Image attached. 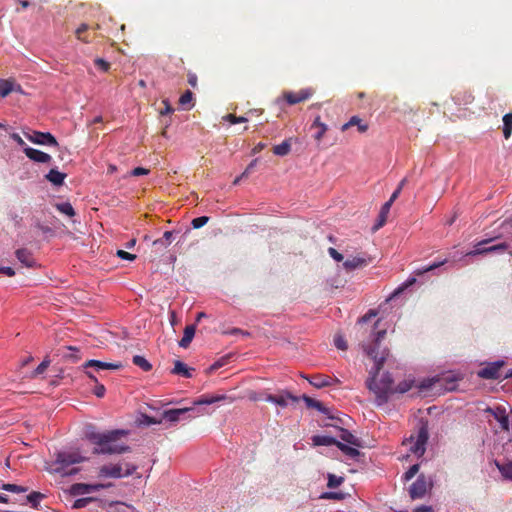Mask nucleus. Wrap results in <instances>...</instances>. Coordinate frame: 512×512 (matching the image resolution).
<instances>
[{
    "instance_id": "obj_1",
    "label": "nucleus",
    "mask_w": 512,
    "mask_h": 512,
    "mask_svg": "<svg viewBox=\"0 0 512 512\" xmlns=\"http://www.w3.org/2000/svg\"><path fill=\"white\" fill-rule=\"evenodd\" d=\"M385 335L386 330L377 331L373 343L364 346L367 355L374 360V367L370 371L371 377L367 380V387L376 395L379 404L385 403L388 399V395L394 393L393 379L389 373H384L381 378L378 379L379 372L389 354L387 349L379 350L380 341Z\"/></svg>"
},
{
    "instance_id": "obj_2",
    "label": "nucleus",
    "mask_w": 512,
    "mask_h": 512,
    "mask_svg": "<svg viewBox=\"0 0 512 512\" xmlns=\"http://www.w3.org/2000/svg\"><path fill=\"white\" fill-rule=\"evenodd\" d=\"M128 433L125 430H110L106 432H97L93 428L87 429L86 438L94 444V454H123L130 452V446L121 442V437Z\"/></svg>"
},
{
    "instance_id": "obj_3",
    "label": "nucleus",
    "mask_w": 512,
    "mask_h": 512,
    "mask_svg": "<svg viewBox=\"0 0 512 512\" xmlns=\"http://www.w3.org/2000/svg\"><path fill=\"white\" fill-rule=\"evenodd\" d=\"M429 438V430L427 422L420 421L418 430L416 433L410 435L409 438H406L403 441V445L408 447V450L418 456L421 457L424 455L426 451V444Z\"/></svg>"
},
{
    "instance_id": "obj_4",
    "label": "nucleus",
    "mask_w": 512,
    "mask_h": 512,
    "mask_svg": "<svg viewBox=\"0 0 512 512\" xmlns=\"http://www.w3.org/2000/svg\"><path fill=\"white\" fill-rule=\"evenodd\" d=\"M137 469V465L129 462L110 463L99 468L98 476L100 478L119 479L133 475Z\"/></svg>"
},
{
    "instance_id": "obj_5",
    "label": "nucleus",
    "mask_w": 512,
    "mask_h": 512,
    "mask_svg": "<svg viewBox=\"0 0 512 512\" xmlns=\"http://www.w3.org/2000/svg\"><path fill=\"white\" fill-rule=\"evenodd\" d=\"M85 460V457L81 456L79 452H60L56 458V464L58 467L56 470L58 472L63 471L65 475H72L78 472V469H71L66 471L65 469L72 464L81 463Z\"/></svg>"
},
{
    "instance_id": "obj_6",
    "label": "nucleus",
    "mask_w": 512,
    "mask_h": 512,
    "mask_svg": "<svg viewBox=\"0 0 512 512\" xmlns=\"http://www.w3.org/2000/svg\"><path fill=\"white\" fill-rule=\"evenodd\" d=\"M433 488V480L431 477L420 474L416 481L409 487V496L412 500L422 499L427 492Z\"/></svg>"
},
{
    "instance_id": "obj_7",
    "label": "nucleus",
    "mask_w": 512,
    "mask_h": 512,
    "mask_svg": "<svg viewBox=\"0 0 512 512\" xmlns=\"http://www.w3.org/2000/svg\"><path fill=\"white\" fill-rule=\"evenodd\" d=\"M459 380V377H456L452 374H445L440 377H435L431 379L424 380L420 388L421 389H432L436 386L444 387L446 391H453L456 389V382Z\"/></svg>"
},
{
    "instance_id": "obj_8",
    "label": "nucleus",
    "mask_w": 512,
    "mask_h": 512,
    "mask_svg": "<svg viewBox=\"0 0 512 512\" xmlns=\"http://www.w3.org/2000/svg\"><path fill=\"white\" fill-rule=\"evenodd\" d=\"M496 238L497 237H495V239ZM493 240H494V238H489V239H485V240L478 242L475 249L468 252L467 256L483 255V254H489V253H493V252L502 253V252H505L509 248V244L506 242H502V243L492 245L489 247H482L483 245L488 244V243L492 242Z\"/></svg>"
},
{
    "instance_id": "obj_9",
    "label": "nucleus",
    "mask_w": 512,
    "mask_h": 512,
    "mask_svg": "<svg viewBox=\"0 0 512 512\" xmlns=\"http://www.w3.org/2000/svg\"><path fill=\"white\" fill-rule=\"evenodd\" d=\"M314 94L313 88H304L297 92L285 91L283 98L289 105H295L310 99Z\"/></svg>"
},
{
    "instance_id": "obj_10",
    "label": "nucleus",
    "mask_w": 512,
    "mask_h": 512,
    "mask_svg": "<svg viewBox=\"0 0 512 512\" xmlns=\"http://www.w3.org/2000/svg\"><path fill=\"white\" fill-rule=\"evenodd\" d=\"M26 136L31 142L35 144L48 145L53 147L59 146L56 138L49 132L33 131L31 134Z\"/></svg>"
},
{
    "instance_id": "obj_11",
    "label": "nucleus",
    "mask_w": 512,
    "mask_h": 512,
    "mask_svg": "<svg viewBox=\"0 0 512 512\" xmlns=\"http://www.w3.org/2000/svg\"><path fill=\"white\" fill-rule=\"evenodd\" d=\"M503 365V361L490 363L478 372V376L483 379H498L501 377L500 369Z\"/></svg>"
},
{
    "instance_id": "obj_12",
    "label": "nucleus",
    "mask_w": 512,
    "mask_h": 512,
    "mask_svg": "<svg viewBox=\"0 0 512 512\" xmlns=\"http://www.w3.org/2000/svg\"><path fill=\"white\" fill-rule=\"evenodd\" d=\"M488 413H491L494 419L499 423L500 428L503 431H509L510 429V419L504 407H496L494 409L488 408Z\"/></svg>"
},
{
    "instance_id": "obj_13",
    "label": "nucleus",
    "mask_w": 512,
    "mask_h": 512,
    "mask_svg": "<svg viewBox=\"0 0 512 512\" xmlns=\"http://www.w3.org/2000/svg\"><path fill=\"white\" fill-rule=\"evenodd\" d=\"M111 486V484H85V483H76L71 487V493L73 495H81L86 493H91L95 491H99L101 489L107 488Z\"/></svg>"
},
{
    "instance_id": "obj_14",
    "label": "nucleus",
    "mask_w": 512,
    "mask_h": 512,
    "mask_svg": "<svg viewBox=\"0 0 512 512\" xmlns=\"http://www.w3.org/2000/svg\"><path fill=\"white\" fill-rule=\"evenodd\" d=\"M370 262H371L370 257L356 256V257H353L351 259H347L346 261H344L343 267L345 268L346 271L349 272V271H353L358 268H363V267L367 266Z\"/></svg>"
},
{
    "instance_id": "obj_15",
    "label": "nucleus",
    "mask_w": 512,
    "mask_h": 512,
    "mask_svg": "<svg viewBox=\"0 0 512 512\" xmlns=\"http://www.w3.org/2000/svg\"><path fill=\"white\" fill-rule=\"evenodd\" d=\"M288 400H291L292 402H298L299 398L292 395L289 392H284L279 395H272L269 394L266 397V401L274 403L276 405H279L281 407H286L288 405Z\"/></svg>"
},
{
    "instance_id": "obj_16",
    "label": "nucleus",
    "mask_w": 512,
    "mask_h": 512,
    "mask_svg": "<svg viewBox=\"0 0 512 512\" xmlns=\"http://www.w3.org/2000/svg\"><path fill=\"white\" fill-rule=\"evenodd\" d=\"M24 153L29 159L38 163H49L52 159L49 154L31 147H26Z\"/></svg>"
},
{
    "instance_id": "obj_17",
    "label": "nucleus",
    "mask_w": 512,
    "mask_h": 512,
    "mask_svg": "<svg viewBox=\"0 0 512 512\" xmlns=\"http://www.w3.org/2000/svg\"><path fill=\"white\" fill-rule=\"evenodd\" d=\"M121 366H122L121 364L102 362V361L94 360V359L88 360L84 364L85 368L92 367V368H95V370L97 372H99L101 370H106V369L116 370V369L121 368Z\"/></svg>"
},
{
    "instance_id": "obj_18",
    "label": "nucleus",
    "mask_w": 512,
    "mask_h": 512,
    "mask_svg": "<svg viewBox=\"0 0 512 512\" xmlns=\"http://www.w3.org/2000/svg\"><path fill=\"white\" fill-rule=\"evenodd\" d=\"M338 382V379H333L330 376L317 374L309 379V382L315 388H323L332 385L333 382Z\"/></svg>"
},
{
    "instance_id": "obj_19",
    "label": "nucleus",
    "mask_w": 512,
    "mask_h": 512,
    "mask_svg": "<svg viewBox=\"0 0 512 512\" xmlns=\"http://www.w3.org/2000/svg\"><path fill=\"white\" fill-rule=\"evenodd\" d=\"M193 411V408H180V409H170L163 412V418L170 422H177L181 419V416L187 414L188 412Z\"/></svg>"
},
{
    "instance_id": "obj_20",
    "label": "nucleus",
    "mask_w": 512,
    "mask_h": 512,
    "mask_svg": "<svg viewBox=\"0 0 512 512\" xmlns=\"http://www.w3.org/2000/svg\"><path fill=\"white\" fill-rule=\"evenodd\" d=\"M16 258L26 267H33L35 265V259L32 253L26 249L21 248L15 252Z\"/></svg>"
},
{
    "instance_id": "obj_21",
    "label": "nucleus",
    "mask_w": 512,
    "mask_h": 512,
    "mask_svg": "<svg viewBox=\"0 0 512 512\" xmlns=\"http://www.w3.org/2000/svg\"><path fill=\"white\" fill-rule=\"evenodd\" d=\"M352 126H357L360 133H364L368 130V124L364 123L358 116H352L347 123L342 125L341 130L346 131Z\"/></svg>"
},
{
    "instance_id": "obj_22",
    "label": "nucleus",
    "mask_w": 512,
    "mask_h": 512,
    "mask_svg": "<svg viewBox=\"0 0 512 512\" xmlns=\"http://www.w3.org/2000/svg\"><path fill=\"white\" fill-rule=\"evenodd\" d=\"M195 331H196L195 324L187 325L184 329L183 337L179 341V346L182 348H187L193 340Z\"/></svg>"
},
{
    "instance_id": "obj_23",
    "label": "nucleus",
    "mask_w": 512,
    "mask_h": 512,
    "mask_svg": "<svg viewBox=\"0 0 512 512\" xmlns=\"http://www.w3.org/2000/svg\"><path fill=\"white\" fill-rule=\"evenodd\" d=\"M192 371H194V369L187 367V365L185 363H183L182 361L176 360L174 362V368L172 370L173 374L181 375L185 378H191Z\"/></svg>"
},
{
    "instance_id": "obj_24",
    "label": "nucleus",
    "mask_w": 512,
    "mask_h": 512,
    "mask_svg": "<svg viewBox=\"0 0 512 512\" xmlns=\"http://www.w3.org/2000/svg\"><path fill=\"white\" fill-rule=\"evenodd\" d=\"M311 129L317 130L314 134V138L316 141L320 142L328 130V127L325 123L321 122L320 116H317L311 125Z\"/></svg>"
},
{
    "instance_id": "obj_25",
    "label": "nucleus",
    "mask_w": 512,
    "mask_h": 512,
    "mask_svg": "<svg viewBox=\"0 0 512 512\" xmlns=\"http://www.w3.org/2000/svg\"><path fill=\"white\" fill-rule=\"evenodd\" d=\"M312 442L315 446H337L338 440L331 436L326 435H314Z\"/></svg>"
},
{
    "instance_id": "obj_26",
    "label": "nucleus",
    "mask_w": 512,
    "mask_h": 512,
    "mask_svg": "<svg viewBox=\"0 0 512 512\" xmlns=\"http://www.w3.org/2000/svg\"><path fill=\"white\" fill-rule=\"evenodd\" d=\"M302 399L304 400L305 404L307 405V407L309 408H315L317 409L319 412L325 414V415H329V409L326 408L320 401L318 400H315L307 395H303L302 396Z\"/></svg>"
},
{
    "instance_id": "obj_27",
    "label": "nucleus",
    "mask_w": 512,
    "mask_h": 512,
    "mask_svg": "<svg viewBox=\"0 0 512 512\" xmlns=\"http://www.w3.org/2000/svg\"><path fill=\"white\" fill-rule=\"evenodd\" d=\"M45 177L53 185L60 186L63 184L66 174L59 172L56 169H51Z\"/></svg>"
},
{
    "instance_id": "obj_28",
    "label": "nucleus",
    "mask_w": 512,
    "mask_h": 512,
    "mask_svg": "<svg viewBox=\"0 0 512 512\" xmlns=\"http://www.w3.org/2000/svg\"><path fill=\"white\" fill-rule=\"evenodd\" d=\"M390 208H391V205L390 203H384L381 210H380V213L378 215V219H377V223L374 225V230H378L379 228H381L382 226H384V224L386 223L387 221V217H388V214L390 212Z\"/></svg>"
},
{
    "instance_id": "obj_29",
    "label": "nucleus",
    "mask_w": 512,
    "mask_h": 512,
    "mask_svg": "<svg viewBox=\"0 0 512 512\" xmlns=\"http://www.w3.org/2000/svg\"><path fill=\"white\" fill-rule=\"evenodd\" d=\"M291 150V138L284 140L281 144L273 147V153L277 156H286Z\"/></svg>"
},
{
    "instance_id": "obj_30",
    "label": "nucleus",
    "mask_w": 512,
    "mask_h": 512,
    "mask_svg": "<svg viewBox=\"0 0 512 512\" xmlns=\"http://www.w3.org/2000/svg\"><path fill=\"white\" fill-rule=\"evenodd\" d=\"M173 239V233L171 231H166L163 234L162 238L156 239L153 241V246L159 249H165L167 248Z\"/></svg>"
},
{
    "instance_id": "obj_31",
    "label": "nucleus",
    "mask_w": 512,
    "mask_h": 512,
    "mask_svg": "<svg viewBox=\"0 0 512 512\" xmlns=\"http://www.w3.org/2000/svg\"><path fill=\"white\" fill-rule=\"evenodd\" d=\"M340 438H341V440H343L344 442H346L352 446H355V447L361 446V442H360L359 438H357L355 435H353L350 431H348L346 429H341Z\"/></svg>"
},
{
    "instance_id": "obj_32",
    "label": "nucleus",
    "mask_w": 512,
    "mask_h": 512,
    "mask_svg": "<svg viewBox=\"0 0 512 512\" xmlns=\"http://www.w3.org/2000/svg\"><path fill=\"white\" fill-rule=\"evenodd\" d=\"M226 399V396L224 395H217V396H201L198 400L194 402L196 405H210L219 401H222Z\"/></svg>"
},
{
    "instance_id": "obj_33",
    "label": "nucleus",
    "mask_w": 512,
    "mask_h": 512,
    "mask_svg": "<svg viewBox=\"0 0 512 512\" xmlns=\"http://www.w3.org/2000/svg\"><path fill=\"white\" fill-rule=\"evenodd\" d=\"M15 90V84L12 80L0 79V95L5 97Z\"/></svg>"
},
{
    "instance_id": "obj_34",
    "label": "nucleus",
    "mask_w": 512,
    "mask_h": 512,
    "mask_svg": "<svg viewBox=\"0 0 512 512\" xmlns=\"http://www.w3.org/2000/svg\"><path fill=\"white\" fill-rule=\"evenodd\" d=\"M512 134V112L503 116V135L505 139H509Z\"/></svg>"
},
{
    "instance_id": "obj_35",
    "label": "nucleus",
    "mask_w": 512,
    "mask_h": 512,
    "mask_svg": "<svg viewBox=\"0 0 512 512\" xmlns=\"http://www.w3.org/2000/svg\"><path fill=\"white\" fill-rule=\"evenodd\" d=\"M496 466L501 475L506 479L512 481V461L503 464L496 463Z\"/></svg>"
},
{
    "instance_id": "obj_36",
    "label": "nucleus",
    "mask_w": 512,
    "mask_h": 512,
    "mask_svg": "<svg viewBox=\"0 0 512 512\" xmlns=\"http://www.w3.org/2000/svg\"><path fill=\"white\" fill-rule=\"evenodd\" d=\"M337 447H338V448H339V449H340V450H341L345 455H347V456H348V457H350V458H353V459H354V458H356V457H358V456L360 455L359 450H358V449H356V448H355V446H354V447H351V446H349V445H347V444H344V443H342V442L338 441V443H337Z\"/></svg>"
},
{
    "instance_id": "obj_37",
    "label": "nucleus",
    "mask_w": 512,
    "mask_h": 512,
    "mask_svg": "<svg viewBox=\"0 0 512 512\" xmlns=\"http://www.w3.org/2000/svg\"><path fill=\"white\" fill-rule=\"evenodd\" d=\"M132 362L134 365L138 366L145 372H148L152 369L151 363L143 356L135 355L132 359Z\"/></svg>"
},
{
    "instance_id": "obj_38",
    "label": "nucleus",
    "mask_w": 512,
    "mask_h": 512,
    "mask_svg": "<svg viewBox=\"0 0 512 512\" xmlns=\"http://www.w3.org/2000/svg\"><path fill=\"white\" fill-rule=\"evenodd\" d=\"M56 209L69 217H73L75 215V210L69 202L57 203L55 204Z\"/></svg>"
},
{
    "instance_id": "obj_39",
    "label": "nucleus",
    "mask_w": 512,
    "mask_h": 512,
    "mask_svg": "<svg viewBox=\"0 0 512 512\" xmlns=\"http://www.w3.org/2000/svg\"><path fill=\"white\" fill-rule=\"evenodd\" d=\"M44 497V495L40 492L33 491L26 498L27 501L31 504V506L35 509L39 507L40 500Z\"/></svg>"
},
{
    "instance_id": "obj_40",
    "label": "nucleus",
    "mask_w": 512,
    "mask_h": 512,
    "mask_svg": "<svg viewBox=\"0 0 512 512\" xmlns=\"http://www.w3.org/2000/svg\"><path fill=\"white\" fill-rule=\"evenodd\" d=\"M88 28H89V26L87 24H81L75 31L77 39H79L80 41H83L85 43L91 42V39L87 35H85Z\"/></svg>"
},
{
    "instance_id": "obj_41",
    "label": "nucleus",
    "mask_w": 512,
    "mask_h": 512,
    "mask_svg": "<svg viewBox=\"0 0 512 512\" xmlns=\"http://www.w3.org/2000/svg\"><path fill=\"white\" fill-rule=\"evenodd\" d=\"M1 489L5 490V491L13 492V493H25L28 491L27 487L16 485V484H10V483L3 484L1 486Z\"/></svg>"
},
{
    "instance_id": "obj_42",
    "label": "nucleus",
    "mask_w": 512,
    "mask_h": 512,
    "mask_svg": "<svg viewBox=\"0 0 512 512\" xmlns=\"http://www.w3.org/2000/svg\"><path fill=\"white\" fill-rule=\"evenodd\" d=\"M327 478H328V482H327L328 488H337L344 482L343 477H338L331 473L328 474Z\"/></svg>"
},
{
    "instance_id": "obj_43",
    "label": "nucleus",
    "mask_w": 512,
    "mask_h": 512,
    "mask_svg": "<svg viewBox=\"0 0 512 512\" xmlns=\"http://www.w3.org/2000/svg\"><path fill=\"white\" fill-rule=\"evenodd\" d=\"M49 365H50V360L49 359H44L37 366V368L32 372L31 378H37L39 375L43 374L47 370Z\"/></svg>"
},
{
    "instance_id": "obj_44",
    "label": "nucleus",
    "mask_w": 512,
    "mask_h": 512,
    "mask_svg": "<svg viewBox=\"0 0 512 512\" xmlns=\"http://www.w3.org/2000/svg\"><path fill=\"white\" fill-rule=\"evenodd\" d=\"M345 498L344 493L342 492H324L320 495V499H326V500H337L341 501Z\"/></svg>"
},
{
    "instance_id": "obj_45",
    "label": "nucleus",
    "mask_w": 512,
    "mask_h": 512,
    "mask_svg": "<svg viewBox=\"0 0 512 512\" xmlns=\"http://www.w3.org/2000/svg\"><path fill=\"white\" fill-rule=\"evenodd\" d=\"M445 263H446V259H444L442 261H439V262H435V263H433V264H431V265H429L427 267H424V268H421V269H417L415 271V274L419 275V276L423 275V274H425V273H427L429 271H432V270H434V269L444 265Z\"/></svg>"
},
{
    "instance_id": "obj_46",
    "label": "nucleus",
    "mask_w": 512,
    "mask_h": 512,
    "mask_svg": "<svg viewBox=\"0 0 512 512\" xmlns=\"http://www.w3.org/2000/svg\"><path fill=\"white\" fill-rule=\"evenodd\" d=\"M419 472V464L412 465L403 475L404 481L411 480Z\"/></svg>"
},
{
    "instance_id": "obj_47",
    "label": "nucleus",
    "mask_w": 512,
    "mask_h": 512,
    "mask_svg": "<svg viewBox=\"0 0 512 512\" xmlns=\"http://www.w3.org/2000/svg\"><path fill=\"white\" fill-rule=\"evenodd\" d=\"M223 119L230 122L231 124L244 123L248 121L246 117L236 116L234 114H227L223 117Z\"/></svg>"
},
{
    "instance_id": "obj_48",
    "label": "nucleus",
    "mask_w": 512,
    "mask_h": 512,
    "mask_svg": "<svg viewBox=\"0 0 512 512\" xmlns=\"http://www.w3.org/2000/svg\"><path fill=\"white\" fill-rule=\"evenodd\" d=\"M334 345L336 346L337 349L342 351H345L348 348L347 342L342 335H335Z\"/></svg>"
},
{
    "instance_id": "obj_49",
    "label": "nucleus",
    "mask_w": 512,
    "mask_h": 512,
    "mask_svg": "<svg viewBox=\"0 0 512 512\" xmlns=\"http://www.w3.org/2000/svg\"><path fill=\"white\" fill-rule=\"evenodd\" d=\"M208 221H209V217L201 216V217L194 218L192 220L191 224L194 229H199V228L203 227L204 225H206L208 223Z\"/></svg>"
},
{
    "instance_id": "obj_50",
    "label": "nucleus",
    "mask_w": 512,
    "mask_h": 512,
    "mask_svg": "<svg viewBox=\"0 0 512 512\" xmlns=\"http://www.w3.org/2000/svg\"><path fill=\"white\" fill-rule=\"evenodd\" d=\"M94 63L95 66L103 72H107L110 69V63L102 58H96Z\"/></svg>"
},
{
    "instance_id": "obj_51",
    "label": "nucleus",
    "mask_w": 512,
    "mask_h": 512,
    "mask_svg": "<svg viewBox=\"0 0 512 512\" xmlns=\"http://www.w3.org/2000/svg\"><path fill=\"white\" fill-rule=\"evenodd\" d=\"M116 255L120 259L127 260V261H134L136 259V257H137L135 254L129 253V252L124 251V250H117Z\"/></svg>"
},
{
    "instance_id": "obj_52",
    "label": "nucleus",
    "mask_w": 512,
    "mask_h": 512,
    "mask_svg": "<svg viewBox=\"0 0 512 512\" xmlns=\"http://www.w3.org/2000/svg\"><path fill=\"white\" fill-rule=\"evenodd\" d=\"M193 99V93L190 91V90H187L186 92H184L180 99H179V103L182 105V106H185L189 103H191Z\"/></svg>"
},
{
    "instance_id": "obj_53",
    "label": "nucleus",
    "mask_w": 512,
    "mask_h": 512,
    "mask_svg": "<svg viewBox=\"0 0 512 512\" xmlns=\"http://www.w3.org/2000/svg\"><path fill=\"white\" fill-rule=\"evenodd\" d=\"M93 500V498H80V499H77L75 500L74 504H73V508L75 509H80V508H83L85 507L89 502H91Z\"/></svg>"
},
{
    "instance_id": "obj_54",
    "label": "nucleus",
    "mask_w": 512,
    "mask_h": 512,
    "mask_svg": "<svg viewBox=\"0 0 512 512\" xmlns=\"http://www.w3.org/2000/svg\"><path fill=\"white\" fill-rule=\"evenodd\" d=\"M141 423H143L145 425L160 424L161 420H158V419L148 416V415H142Z\"/></svg>"
},
{
    "instance_id": "obj_55",
    "label": "nucleus",
    "mask_w": 512,
    "mask_h": 512,
    "mask_svg": "<svg viewBox=\"0 0 512 512\" xmlns=\"http://www.w3.org/2000/svg\"><path fill=\"white\" fill-rule=\"evenodd\" d=\"M328 253L337 262H341L343 260V255L333 247L328 249Z\"/></svg>"
},
{
    "instance_id": "obj_56",
    "label": "nucleus",
    "mask_w": 512,
    "mask_h": 512,
    "mask_svg": "<svg viewBox=\"0 0 512 512\" xmlns=\"http://www.w3.org/2000/svg\"><path fill=\"white\" fill-rule=\"evenodd\" d=\"M162 104L164 105V108L160 110L161 115H167L174 111L168 100H163Z\"/></svg>"
},
{
    "instance_id": "obj_57",
    "label": "nucleus",
    "mask_w": 512,
    "mask_h": 512,
    "mask_svg": "<svg viewBox=\"0 0 512 512\" xmlns=\"http://www.w3.org/2000/svg\"><path fill=\"white\" fill-rule=\"evenodd\" d=\"M411 388V385L407 382L400 383L396 388H394V392L405 393Z\"/></svg>"
},
{
    "instance_id": "obj_58",
    "label": "nucleus",
    "mask_w": 512,
    "mask_h": 512,
    "mask_svg": "<svg viewBox=\"0 0 512 512\" xmlns=\"http://www.w3.org/2000/svg\"><path fill=\"white\" fill-rule=\"evenodd\" d=\"M149 173V170L143 167H136L131 171L132 176H142L147 175Z\"/></svg>"
},
{
    "instance_id": "obj_59",
    "label": "nucleus",
    "mask_w": 512,
    "mask_h": 512,
    "mask_svg": "<svg viewBox=\"0 0 512 512\" xmlns=\"http://www.w3.org/2000/svg\"><path fill=\"white\" fill-rule=\"evenodd\" d=\"M105 391H106V389H105L104 385H102V384H97V385L95 386V389H94V394H95L97 397L101 398V397H103V396L105 395Z\"/></svg>"
},
{
    "instance_id": "obj_60",
    "label": "nucleus",
    "mask_w": 512,
    "mask_h": 512,
    "mask_svg": "<svg viewBox=\"0 0 512 512\" xmlns=\"http://www.w3.org/2000/svg\"><path fill=\"white\" fill-rule=\"evenodd\" d=\"M187 78L189 85H191L193 88H196L198 82L196 74L189 72Z\"/></svg>"
},
{
    "instance_id": "obj_61",
    "label": "nucleus",
    "mask_w": 512,
    "mask_h": 512,
    "mask_svg": "<svg viewBox=\"0 0 512 512\" xmlns=\"http://www.w3.org/2000/svg\"><path fill=\"white\" fill-rule=\"evenodd\" d=\"M0 273H3L9 277H12L15 275V271L11 267H0Z\"/></svg>"
},
{
    "instance_id": "obj_62",
    "label": "nucleus",
    "mask_w": 512,
    "mask_h": 512,
    "mask_svg": "<svg viewBox=\"0 0 512 512\" xmlns=\"http://www.w3.org/2000/svg\"><path fill=\"white\" fill-rule=\"evenodd\" d=\"M225 363H226L225 359L222 358V359L216 361L214 364H212L210 367V370L211 371L216 370V369L222 367L223 365H225Z\"/></svg>"
},
{
    "instance_id": "obj_63",
    "label": "nucleus",
    "mask_w": 512,
    "mask_h": 512,
    "mask_svg": "<svg viewBox=\"0 0 512 512\" xmlns=\"http://www.w3.org/2000/svg\"><path fill=\"white\" fill-rule=\"evenodd\" d=\"M266 147V144L263 142H259L252 150L253 154H257L261 152Z\"/></svg>"
},
{
    "instance_id": "obj_64",
    "label": "nucleus",
    "mask_w": 512,
    "mask_h": 512,
    "mask_svg": "<svg viewBox=\"0 0 512 512\" xmlns=\"http://www.w3.org/2000/svg\"><path fill=\"white\" fill-rule=\"evenodd\" d=\"M417 510L419 512H433V507L432 506H428V505H421L419 507H417Z\"/></svg>"
}]
</instances>
